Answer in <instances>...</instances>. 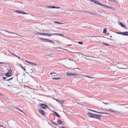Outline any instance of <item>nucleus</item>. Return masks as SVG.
<instances>
[{"instance_id":"1","label":"nucleus","mask_w":128,"mask_h":128,"mask_svg":"<svg viewBox=\"0 0 128 128\" xmlns=\"http://www.w3.org/2000/svg\"><path fill=\"white\" fill-rule=\"evenodd\" d=\"M52 8H58V9H60L61 10L60 11H58L56 14H67L66 13H64V12H63V11L64 10L62 8H61L60 7H56L54 6H51Z\"/></svg>"},{"instance_id":"2","label":"nucleus","mask_w":128,"mask_h":128,"mask_svg":"<svg viewBox=\"0 0 128 128\" xmlns=\"http://www.w3.org/2000/svg\"><path fill=\"white\" fill-rule=\"evenodd\" d=\"M36 35H37L38 34H40V35H47L49 37H50L52 36L55 35V34H46V33H39L38 32H36Z\"/></svg>"},{"instance_id":"3","label":"nucleus","mask_w":128,"mask_h":128,"mask_svg":"<svg viewBox=\"0 0 128 128\" xmlns=\"http://www.w3.org/2000/svg\"><path fill=\"white\" fill-rule=\"evenodd\" d=\"M10 126L12 128H15L16 126V122L15 121L13 120L10 122Z\"/></svg>"},{"instance_id":"4","label":"nucleus","mask_w":128,"mask_h":128,"mask_svg":"<svg viewBox=\"0 0 128 128\" xmlns=\"http://www.w3.org/2000/svg\"><path fill=\"white\" fill-rule=\"evenodd\" d=\"M103 110H106V111H110V112H114V113H118V114L121 113L119 112L118 111H116V110H114L112 109H110L109 110H107V109H103Z\"/></svg>"},{"instance_id":"5","label":"nucleus","mask_w":128,"mask_h":128,"mask_svg":"<svg viewBox=\"0 0 128 128\" xmlns=\"http://www.w3.org/2000/svg\"><path fill=\"white\" fill-rule=\"evenodd\" d=\"M12 70H9L7 74H5V76L6 77H10L12 75Z\"/></svg>"},{"instance_id":"6","label":"nucleus","mask_w":128,"mask_h":128,"mask_svg":"<svg viewBox=\"0 0 128 128\" xmlns=\"http://www.w3.org/2000/svg\"><path fill=\"white\" fill-rule=\"evenodd\" d=\"M40 106L42 108L44 109H46L48 108V105L44 104H40Z\"/></svg>"},{"instance_id":"7","label":"nucleus","mask_w":128,"mask_h":128,"mask_svg":"<svg viewBox=\"0 0 128 128\" xmlns=\"http://www.w3.org/2000/svg\"><path fill=\"white\" fill-rule=\"evenodd\" d=\"M78 75V74L76 73H73L71 72H67V76H76Z\"/></svg>"},{"instance_id":"8","label":"nucleus","mask_w":128,"mask_h":128,"mask_svg":"<svg viewBox=\"0 0 128 128\" xmlns=\"http://www.w3.org/2000/svg\"><path fill=\"white\" fill-rule=\"evenodd\" d=\"M101 116V115L94 114L92 118L99 119L100 118Z\"/></svg>"},{"instance_id":"9","label":"nucleus","mask_w":128,"mask_h":128,"mask_svg":"<svg viewBox=\"0 0 128 128\" xmlns=\"http://www.w3.org/2000/svg\"><path fill=\"white\" fill-rule=\"evenodd\" d=\"M15 12L19 14H27V13L21 11H18V10H16L15 11Z\"/></svg>"},{"instance_id":"10","label":"nucleus","mask_w":128,"mask_h":128,"mask_svg":"<svg viewBox=\"0 0 128 128\" xmlns=\"http://www.w3.org/2000/svg\"><path fill=\"white\" fill-rule=\"evenodd\" d=\"M38 111L42 115L45 114V112L42 110L41 109H38Z\"/></svg>"},{"instance_id":"11","label":"nucleus","mask_w":128,"mask_h":128,"mask_svg":"<svg viewBox=\"0 0 128 128\" xmlns=\"http://www.w3.org/2000/svg\"><path fill=\"white\" fill-rule=\"evenodd\" d=\"M52 112L57 117H58V118H60V116L56 112H55L54 111H53Z\"/></svg>"},{"instance_id":"12","label":"nucleus","mask_w":128,"mask_h":128,"mask_svg":"<svg viewBox=\"0 0 128 128\" xmlns=\"http://www.w3.org/2000/svg\"><path fill=\"white\" fill-rule=\"evenodd\" d=\"M55 99L57 102L61 104H62L64 102L62 100H60L59 99Z\"/></svg>"},{"instance_id":"13","label":"nucleus","mask_w":128,"mask_h":128,"mask_svg":"<svg viewBox=\"0 0 128 128\" xmlns=\"http://www.w3.org/2000/svg\"><path fill=\"white\" fill-rule=\"evenodd\" d=\"M102 6L104 7L105 8H109V9L112 8V7H110V6H108L105 5L104 4H103V5Z\"/></svg>"},{"instance_id":"14","label":"nucleus","mask_w":128,"mask_h":128,"mask_svg":"<svg viewBox=\"0 0 128 128\" xmlns=\"http://www.w3.org/2000/svg\"><path fill=\"white\" fill-rule=\"evenodd\" d=\"M95 4L97 5H99L102 6L103 5V4L96 1V2H95Z\"/></svg>"},{"instance_id":"15","label":"nucleus","mask_w":128,"mask_h":128,"mask_svg":"<svg viewBox=\"0 0 128 128\" xmlns=\"http://www.w3.org/2000/svg\"><path fill=\"white\" fill-rule=\"evenodd\" d=\"M118 24L122 27L124 28H125V26L123 24H122L120 22H118Z\"/></svg>"},{"instance_id":"16","label":"nucleus","mask_w":128,"mask_h":128,"mask_svg":"<svg viewBox=\"0 0 128 128\" xmlns=\"http://www.w3.org/2000/svg\"><path fill=\"white\" fill-rule=\"evenodd\" d=\"M88 115L90 117L92 118L94 114H93L91 113L90 112H89L88 113Z\"/></svg>"},{"instance_id":"17","label":"nucleus","mask_w":128,"mask_h":128,"mask_svg":"<svg viewBox=\"0 0 128 128\" xmlns=\"http://www.w3.org/2000/svg\"><path fill=\"white\" fill-rule=\"evenodd\" d=\"M39 38L40 40L44 42H46L47 40L46 39H44L43 38Z\"/></svg>"},{"instance_id":"18","label":"nucleus","mask_w":128,"mask_h":128,"mask_svg":"<svg viewBox=\"0 0 128 128\" xmlns=\"http://www.w3.org/2000/svg\"><path fill=\"white\" fill-rule=\"evenodd\" d=\"M55 34V35H57L60 36H62L63 37H64V36L63 35V34H61L60 33H57V34Z\"/></svg>"},{"instance_id":"19","label":"nucleus","mask_w":128,"mask_h":128,"mask_svg":"<svg viewBox=\"0 0 128 128\" xmlns=\"http://www.w3.org/2000/svg\"><path fill=\"white\" fill-rule=\"evenodd\" d=\"M125 32H117V34H122L123 35H124L125 36Z\"/></svg>"},{"instance_id":"20","label":"nucleus","mask_w":128,"mask_h":128,"mask_svg":"<svg viewBox=\"0 0 128 128\" xmlns=\"http://www.w3.org/2000/svg\"><path fill=\"white\" fill-rule=\"evenodd\" d=\"M52 79L54 80H60L61 79V78H52Z\"/></svg>"},{"instance_id":"21","label":"nucleus","mask_w":128,"mask_h":128,"mask_svg":"<svg viewBox=\"0 0 128 128\" xmlns=\"http://www.w3.org/2000/svg\"><path fill=\"white\" fill-rule=\"evenodd\" d=\"M57 122L59 124H62V122L60 120H58L57 121Z\"/></svg>"},{"instance_id":"22","label":"nucleus","mask_w":128,"mask_h":128,"mask_svg":"<svg viewBox=\"0 0 128 128\" xmlns=\"http://www.w3.org/2000/svg\"><path fill=\"white\" fill-rule=\"evenodd\" d=\"M5 32H7L8 33H11V34H16L17 35H18L19 36H21L19 35V34H16V33H14V32H10L7 30H4Z\"/></svg>"},{"instance_id":"23","label":"nucleus","mask_w":128,"mask_h":128,"mask_svg":"<svg viewBox=\"0 0 128 128\" xmlns=\"http://www.w3.org/2000/svg\"><path fill=\"white\" fill-rule=\"evenodd\" d=\"M51 123L54 125H58V124L57 123L53 121H51Z\"/></svg>"},{"instance_id":"24","label":"nucleus","mask_w":128,"mask_h":128,"mask_svg":"<svg viewBox=\"0 0 128 128\" xmlns=\"http://www.w3.org/2000/svg\"><path fill=\"white\" fill-rule=\"evenodd\" d=\"M110 2H115L116 3H117V1L116 0H108Z\"/></svg>"},{"instance_id":"25","label":"nucleus","mask_w":128,"mask_h":128,"mask_svg":"<svg viewBox=\"0 0 128 128\" xmlns=\"http://www.w3.org/2000/svg\"><path fill=\"white\" fill-rule=\"evenodd\" d=\"M85 76L86 77H87L88 78H94V77L92 76Z\"/></svg>"},{"instance_id":"26","label":"nucleus","mask_w":128,"mask_h":128,"mask_svg":"<svg viewBox=\"0 0 128 128\" xmlns=\"http://www.w3.org/2000/svg\"><path fill=\"white\" fill-rule=\"evenodd\" d=\"M107 29V28H104V30H103V33L104 34H106V30Z\"/></svg>"},{"instance_id":"27","label":"nucleus","mask_w":128,"mask_h":128,"mask_svg":"<svg viewBox=\"0 0 128 128\" xmlns=\"http://www.w3.org/2000/svg\"><path fill=\"white\" fill-rule=\"evenodd\" d=\"M99 114H108V113L106 112H100L99 113Z\"/></svg>"},{"instance_id":"28","label":"nucleus","mask_w":128,"mask_h":128,"mask_svg":"<svg viewBox=\"0 0 128 128\" xmlns=\"http://www.w3.org/2000/svg\"><path fill=\"white\" fill-rule=\"evenodd\" d=\"M20 66L21 68H22V69H23V70L24 71H25V70H26V69H25V68H24L21 65V64H20Z\"/></svg>"},{"instance_id":"29","label":"nucleus","mask_w":128,"mask_h":128,"mask_svg":"<svg viewBox=\"0 0 128 128\" xmlns=\"http://www.w3.org/2000/svg\"><path fill=\"white\" fill-rule=\"evenodd\" d=\"M102 44H103L105 45L106 46H110V44H106V43H103Z\"/></svg>"},{"instance_id":"30","label":"nucleus","mask_w":128,"mask_h":128,"mask_svg":"<svg viewBox=\"0 0 128 128\" xmlns=\"http://www.w3.org/2000/svg\"><path fill=\"white\" fill-rule=\"evenodd\" d=\"M7 64L5 62H0V65L1 64ZM0 66H1V65H0Z\"/></svg>"},{"instance_id":"31","label":"nucleus","mask_w":128,"mask_h":128,"mask_svg":"<svg viewBox=\"0 0 128 128\" xmlns=\"http://www.w3.org/2000/svg\"><path fill=\"white\" fill-rule=\"evenodd\" d=\"M52 41V40H50L47 39L46 42H49L51 43V42Z\"/></svg>"},{"instance_id":"32","label":"nucleus","mask_w":128,"mask_h":128,"mask_svg":"<svg viewBox=\"0 0 128 128\" xmlns=\"http://www.w3.org/2000/svg\"><path fill=\"white\" fill-rule=\"evenodd\" d=\"M54 22V23H56V24H64L63 23H61V22Z\"/></svg>"},{"instance_id":"33","label":"nucleus","mask_w":128,"mask_h":128,"mask_svg":"<svg viewBox=\"0 0 128 128\" xmlns=\"http://www.w3.org/2000/svg\"><path fill=\"white\" fill-rule=\"evenodd\" d=\"M90 110L91 111L93 112H95L98 113V114H99V113L100 112H97V111H95V110Z\"/></svg>"},{"instance_id":"34","label":"nucleus","mask_w":128,"mask_h":128,"mask_svg":"<svg viewBox=\"0 0 128 128\" xmlns=\"http://www.w3.org/2000/svg\"><path fill=\"white\" fill-rule=\"evenodd\" d=\"M25 61L26 62H27L28 63L30 64H32V62H29V61H28L27 60H25Z\"/></svg>"},{"instance_id":"35","label":"nucleus","mask_w":128,"mask_h":128,"mask_svg":"<svg viewBox=\"0 0 128 128\" xmlns=\"http://www.w3.org/2000/svg\"><path fill=\"white\" fill-rule=\"evenodd\" d=\"M125 36H128V32H125Z\"/></svg>"},{"instance_id":"36","label":"nucleus","mask_w":128,"mask_h":128,"mask_svg":"<svg viewBox=\"0 0 128 128\" xmlns=\"http://www.w3.org/2000/svg\"><path fill=\"white\" fill-rule=\"evenodd\" d=\"M78 44H83V42H78Z\"/></svg>"},{"instance_id":"37","label":"nucleus","mask_w":128,"mask_h":128,"mask_svg":"<svg viewBox=\"0 0 128 128\" xmlns=\"http://www.w3.org/2000/svg\"><path fill=\"white\" fill-rule=\"evenodd\" d=\"M90 0L91 2H93L94 3H95V2H96V1L95 0Z\"/></svg>"},{"instance_id":"38","label":"nucleus","mask_w":128,"mask_h":128,"mask_svg":"<svg viewBox=\"0 0 128 128\" xmlns=\"http://www.w3.org/2000/svg\"><path fill=\"white\" fill-rule=\"evenodd\" d=\"M52 6H47V8H52Z\"/></svg>"},{"instance_id":"39","label":"nucleus","mask_w":128,"mask_h":128,"mask_svg":"<svg viewBox=\"0 0 128 128\" xmlns=\"http://www.w3.org/2000/svg\"><path fill=\"white\" fill-rule=\"evenodd\" d=\"M83 12L87 14H88L89 13V12H88L87 11H84Z\"/></svg>"},{"instance_id":"40","label":"nucleus","mask_w":128,"mask_h":128,"mask_svg":"<svg viewBox=\"0 0 128 128\" xmlns=\"http://www.w3.org/2000/svg\"><path fill=\"white\" fill-rule=\"evenodd\" d=\"M13 78H10L9 79H8V80H7L9 81L10 80H12Z\"/></svg>"},{"instance_id":"41","label":"nucleus","mask_w":128,"mask_h":128,"mask_svg":"<svg viewBox=\"0 0 128 128\" xmlns=\"http://www.w3.org/2000/svg\"><path fill=\"white\" fill-rule=\"evenodd\" d=\"M13 78H10L9 79H8V80H7L9 81L10 80H12Z\"/></svg>"},{"instance_id":"42","label":"nucleus","mask_w":128,"mask_h":128,"mask_svg":"<svg viewBox=\"0 0 128 128\" xmlns=\"http://www.w3.org/2000/svg\"><path fill=\"white\" fill-rule=\"evenodd\" d=\"M13 78H10L9 79H8V80H7L9 81L10 80H12Z\"/></svg>"},{"instance_id":"43","label":"nucleus","mask_w":128,"mask_h":128,"mask_svg":"<svg viewBox=\"0 0 128 128\" xmlns=\"http://www.w3.org/2000/svg\"><path fill=\"white\" fill-rule=\"evenodd\" d=\"M56 73H54V72H50V75H52V74H55Z\"/></svg>"},{"instance_id":"44","label":"nucleus","mask_w":128,"mask_h":128,"mask_svg":"<svg viewBox=\"0 0 128 128\" xmlns=\"http://www.w3.org/2000/svg\"><path fill=\"white\" fill-rule=\"evenodd\" d=\"M51 43H52L53 44H55V43L53 41H52H52L51 42Z\"/></svg>"},{"instance_id":"45","label":"nucleus","mask_w":128,"mask_h":128,"mask_svg":"<svg viewBox=\"0 0 128 128\" xmlns=\"http://www.w3.org/2000/svg\"><path fill=\"white\" fill-rule=\"evenodd\" d=\"M32 64H33L34 65H37V64L36 63H33V62H32Z\"/></svg>"},{"instance_id":"46","label":"nucleus","mask_w":128,"mask_h":128,"mask_svg":"<svg viewBox=\"0 0 128 128\" xmlns=\"http://www.w3.org/2000/svg\"><path fill=\"white\" fill-rule=\"evenodd\" d=\"M88 14H94V13H92V12H89Z\"/></svg>"},{"instance_id":"47","label":"nucleus","mask_w":128,"mask_h":128,"mask_svg":"<svg viewBox=\"0 0 128 128\" xmlns=\"http://www.w3.org/2000/svg\"><path fill=\"white\" fill-rule=\"evenodd\" d=\"M18 110H19L21 112H23L24 113H24L21 110H20V109H18Z\"/></svg>"},{"instance_id":"48","label":"nucleus","mask_w":128,"mask_h":128,"mask_svg":"<svg viewBox=\"0 0 128 128\" xmlns=\"http://www.w3.org/2000/svg\"><path fill=\"white\" fill-rule=\"evenodd\" d=\"M86 56V57H91L90 56H87V55H85V54H84L83 55V56Z\"/></svg>"},{"instance_id":"49","label":"nucleus","mask_w":128,"mask_h":128,"mask_svg":"<svg viewBox=\"0 0 128 128\" xmlns=\"http://www.w3.org/2000/svg\"><path fill=\"white\" fill-rule=\"evenodd\" d=\"M103 102V103H104V104H108V102Z\"/></svg>"},{"instance_id":"50","label":"nucleus","mask_w":128,"mask_h":128,"mask_svg":"<svg viewBox=\"0 0 128 128\" xmlns=\"http://www.w3.org/2000/svg\"><path fill=\"white\" fill-rule=\"evenodd\" d=\"M106 34H107V35H109V33H108V32H107V33H106Z\"/></svg>"},{"instance_id":"51","label":"nucleus","mask_w":128,"mask_h":128,"mask_svg":"<svg viewBox=\"0 0 128 128\" xmlns=\"http://www.w3.org/2000/svg\"><path fill=\"white\" fill-rule=\"evenodd\" d=\"M61 128H66V127L64 126H62Z\"/></svg>"},{"instance_id":"52","label":"nucleus","mask_w":128,"mask_h":128,"mask_svg":"<svg viewBox=\"0 0 128 128\" xmlns=\"http://www.w3.org/2000/svg\"><path fill=\"white\" fill-rule=\"evenodd\" d=\"M11 53V54H12V55H14V56H15V54H13L12 53Z\"/></svg>"},{"instance_id":"53","label":"nucleus","mask_w":128,"mask_h":128,"mask_svg":"<svg viewBox=\"0 0 128 128\" xmlns=\"http://www.w3.org/2000/svg\"><path fill=\"white\" fill-rule=\"evenodd\" d=\"M3 78L4 79H5L6 78L5 77H3Z\"/></svg>"},{"instance_id":"54","label":"nucleus","mask_w":128,"mask_h":128,"mask_svg":"<svg viewBox=\"0 0 128 128\" xmlns=\"http://www.w3.org/2000/svg\"><path fill=\"white\" fill-rule=\"evenodd\" d=\"M17 58H19V59H20V57L18 56L17 57Z\"/></svg>"},{"instance_id":"55","label":"nucleus","mask_w":128,"mask_h":128,"mask_svg":"<svg viewBox=\"0 0 128 128\" xmlns=\"http://www.w3.org/2000/svg\"><path fill=\"white\" fill-rule=\"evenodd\" d=\"M80 53V54H81V55H82L83 56V55L84 54H83L82 53Z\"/></svg>"},{"instance_id":"56","label":"nucleus","mask_w":128,"mask_h":128,"mask_svg":"<svg viewBox=\"0 0 128 128\" xmlns=\"http://www.w3.org/2000/svg\"><path fill=\"white\" fill-rule=\"evenodd\" d=\"M67 46H72V44H70V45H67Z\"/></svg>"},{"instance_id":"57","label":"nucleus","mask_w":128,"mask_h":128,"mask_svg":"<svg viewBox=\"0 0 128 128\" xmlns=\"http://www.w3.org/2000/svg\"><path fill=\"white\" fill-rule=\"evenodd\" d=\"M14 56H15L16 57H17L18 56H16V55H15Z\"/></svg>"},{"instance_id":"58","label":"nucleus","mask_w":128,"mask_h":128,"mask_svg":"<svg viewBox=\"0 0 128 128\" xmlns=\"http://www.w3.org/2000/svg\"><path fill=\"white\" fill-rule=\"evenodd\" d=\"M23 76H25V74L24 73L23 74Z\"/></svg>"},{"instance_id":"59","label":"nucleus","mask_w":128,"mask_h":128,"mask_svg":"<svg viewBox=\"0 0 128 128\" xmlns=\"http://www.w3.org/2000/svg\"><path fill=\"white\" fill-rule=\"evenodd\" d=\"M110 38H112V36H110Z\"/></svg>"},{"instance_id":"60","label":"nucleus","mask_w":128,"mask_h":128,"mask_svg":"<svg viewBox=\"0 0 128 128\" xmlns=\"http://www.w3.org/2000/svg\"><path fill=\"white\" fill-rule=\"evenodd\" d=\"M92 127H93V128H94L95 127L94 126H92Z\"/></svg>"},{"instance_id":"61","label":"nucleus","mask_w":128,"mask_h":128,"mask_svg":"<svg viewBox=\"0 0 128 128\" xmlns=\"http://www.w3.org/2000/svg\"><path fill=\"white\" fill-rule=\"evenodd\" d=\"M16 108L18 110L19 109H18V108Z\"/></svg>"},{"instance_id":"62","label":"nucleus","mask_w":128,"mask_h":128,"mask_svg":"<svg viewBox=\"0 0 128 128\" xmlns=\"http://www.w3.org/2000/svg\"><path fill=\"white\" fill-rule=\"evenodd\" d=\"M0 95H1V96H2V94H0Z\"/></svg>"},{"instance_id":"63","label":"nucleus","mask_w":128,"mask_h":128,"mask_svg":"<svg viewBox=\"0 0 128 128\" xmlns=\"http://www.w3.org/2000/svg\"><path fill=\"white\" fill-rule=\"evenodd\" d=\"M0 126H2H2H1V125H0Z\"/></svg>"},{"instance_id":"64","label":"nucleus","mask_w":128,"mask_h":128,"mask_svg":"<svg viewBox=\"0 0 128 128\" xmlns=\"http://www.w3.org/2000/svg\"><path fill=\"white\" fill-rule=\"evenodd\" d=\"M10 86V85H8V86Z\"/></svg>"}]
</instances>
